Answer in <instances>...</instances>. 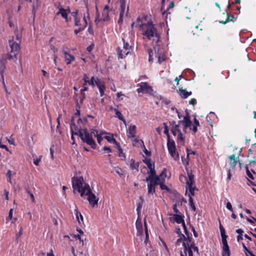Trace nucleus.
Returning <instances> with one entry per match:
<instances>
[{
    "label": "nucleus",
    "mask_w": 256,
    "mask_h": 256,
    "mask_svg": "<svg viewBox=\"0 0 256 256\" xmlns=\"http://www.w3.org/2000/svg\"><path fill=\"white\" fill-rule=\"evenodd\" d=\"M171 132L175 136L177 143L179 144H184L186 137V130H192L194 133L197 132V127L200 126L198 120L194 118V124H192L190 116L188 114L184 116L183 120L178 122L175 121L170 122Z\"/></svg>",
    "instance_id": "f257e3e1"
},
{
    "label": "nucleus",
    "mask_w": 256,
    "mask_h": 256,
    "mask_svg": "<svg viewBox=\"0 0 256 256\" xmlns=\"http://www.w3.org/2000/svg\"><path fill=\"white\" fill-rule=\"evenodd\" d=\"M135 26L142 32L144 38L152 40L154 42L157 44L160 40V35L157 32L154 25L150 21L148 20V16L142 15L139 16L136 22L132 23V28Z\"/></svg>",
    "instance_id": "f03ea898"
},
{
    "label": "nucleus",
    "mask_w": 256,
    "mask_h": 256,
    "mask_svg": "<svg viewBox=\"0 0 256 256\" xmlns=\"http://www.w3.org/2000/svg\"><path fill=\"white\" fill-rule=\"evenodd\" d=\"M176 233L180 236V238L176 240V246L179 247L180 250V256H193V251L198 252V248L195 246L194 242L192 238H186L182 234L180 228H176Z\"/></svg>",
    "instance_id": "7ed1b4c3"
},
{
    "label": "nucleus",
    "mask_w": 256,
    "mask_h": 256,
    "mask_svg": "<svg viewBox=\"0 0 256 256\" xmlns=\"http://www.w3.org/2000/svg\"><path fill=\"white\" fill-rule=\"evenodd\" d=\"M186 169L187 172L188 177L184 175H181L180 176V180L183 182L186 183V192L188 191L190 192L188 194L189 196V204L190 206L193 211L196 210V207L194 204L193 200L191 196H194V190H196V186H194V175L193 174L192 170H188L186 166L188 164V161H186Z\"/></svg>",
    "instance_id": "20e7f679"
},
{
    "label": "nucleus",
    "mask_w": 256,
    "mask_h": 256,
    "mask_svg": "<svg viewBox=\"0 0 256 256\" xmlns=\"http://www.w3.org/2000/svg\"><path fill=\"white\" fill-rule=\"evenodd\" d=\"M82 80H84L83 86H86L88 84L92 87L96 86L98 88L100 96H102L104 94L106 87L104 82L102 79L96 76H92L90 79L86 74L84 75Z\"/></svg>",
    "instance_id": "39448f33"
},
{
    "label": "nucleus",
    "mask_w": 256,
    "mask_h": 256,
    "mask_svg": "<svg viewBox=\"0 0 256 256\" xmlns=\"http://www.w3.org/2000/svg\"><path fill=\"white\" fill-rule=\"evenodd\" d=\"M72 185L74 192L77 190L80 194L81 196H84V192L90 186L88 184L85 183L82 177L74 176L72 178Z\"/></svg>",
    "instance_id": "423d86ee"
},
{
    "label": "nucleus",
    "mask_w": 256,
    "mask_h": 256,
    "mask_svg": "<svg viewBox=\"0 0 256 256\" xmlns=\"http://www.w3.org/2000/svg\"><path fill=\"white\" fill-rule=\"evenodd\" d=\"M78 134L81 140L84 142L90 145L91 148L94 149L96 147V144L92 138L91 134L89 133L88 131L86 130H78Z\"/></svg>",
    "instance_id": "0eeeda50"
},
{
    "label": "nucleus",
    "mask_w": 256,
    "mask_h": 256,
    "mask_svg": "<svg viewBox=\"0 0 256 256\" xmlns=\"http://www.w3.org/2000/svg\"><path fill=\"white\" fill-rule=\"evenodd\" d=\"M167 146L168 152L170 154L171 156L176 160H178L179 155L176 152V144L174 140H168Z\"/></svg>",
    "instance_id": "6e6552de"
},
{
    "label": "nucleus",
    "mask_w": 256,
    "mask_h": 256,
    "mask_svg": "<svg viewBox=\"0 0 256 256\" xmlns=\"http://www.w3.org/2000/svg\"><path fill=\"white\" fill-rule=\"evenodd\" d=\"M84 195L88 196V200L90 205L94 207L96 205L98 204L99 198L96 196V194L92 192L90 187L87 189L84 192Z\"/></svg>",
    "instance_id": "1a4fd4ad"
},
{
    "label": "nucleus",
    "mask_w": 256,
    "mask_h": 256,
    "mask_svg": "<svg viewBox=\"0 0 256 256\" xmlns=\"http://www.w3.org/2000/svg\"><path fill=\"white\" fill-rule=\"evenodd\" d=\"M72 16L74 18V25L76 26V21H78V24H82V22H86V26L88 22L90 20L89 14L88 12V10H87L86 14H84L82 19H81V17L82 16V14H78L77 11L74 12L72 13Z\"/></svg>",
    "instance_id": "9d476101"
},
{
    "label": "nucleus",
    "mask_w": 256,
    "mask_h": 256,
    "mask_svg": "<svg viewBox=\"0 0 256 256\" xmlns=\"http://www.w3.org/2000/svg\"><path fill=\"white\" fill-rule=\"evenodd\" d=\"M110 20L108 12H107L106 10H104L102 12V16L101 18L98 16L96 17L95 19V22L98 27L102 26L104 22H108Z\"/></svg>",
    "instance_id": "9b49d317"
},
{
    "label": "nucleus",
    "mask_w": 256,
    "mask_h": 256,
    "mask_svg": "<svg viewBox=\"0 0 256 256\" xmlns=\"http://www.w3.org/2000/svg\"><path fill=\"white\" fill-rule=\"evenodd\" d=\"M128 12V6L126 4L124 0H120V19L118 23L122 22V18L127 16Z\"/></svg>",
    "instance_id": "f8f14e48"
},
{
    "label": "nucleus",
    "mask_w": 256,
    "mask_h": 256,
    "mask_svg": "<svg viewBox=\"0 0 256 256\" xmlns=\"http://www.w3.org/2000/svg\"><path fill=\"white\" fill-rule=\"evenodd\" d=\"M166 177V170L164 169L156 180L157 185H160L162 190H168V188L164 184Z\"/></svg>",
    "instance_id": "ddd939ff"
},
{
    "label": "nucleus",
    "mask_w": 256,
    "mask_h": 256,
    "mask_svg": "<svg viewBox=\"0 0 256 256\" xmlns=\"http://www.w3.org/2000/svg\"><path fill=\"white\" fill-rule=\"evenodd\" d=\"M138 86H140V88L137 90L138 93H151L152 91V86L148 85L146 82H142L140 84H138Z\"/></svg>",
    "instance_id": "4468645a"
},
{
    "label": "nucleus",
    "mask_w": 256,
    "mask_h": 256,
    "mask_svg": "<svg viewBox=\"0 0 256 256\" xmlns=\"http://www.w3.org/2000/svg\"><path fill=\"white\" fill-rule=\"evenodd\" d=\"M20 44L18 42H14V40H9L10 46L11 48V52L16 56L20 50Z\"/></svg>",
    "instance_id": "2eb2a0df"
},
{
    "label": "nucleus",
    "mask_w": 256,
    "mask_h": 256,
    "mask_svg": "<svg viewBox=\"0 0 256 256\" xmlns=\"http://www.w3.org/2000/svg\"><path fill=\"white\" fill-rule=\"evenodd\" d=\"M172 218L174 222H176L178 224H182L183 228L184 230L185 234H187L188 231L186 230L185 222L182 217L178 214H172Z\"/></svg>",
    "instance_id": "dca6fc26"
},
{
    "label": "nucleus",
    "mask_w": 256,
    "mask_h": 256,
    "mask_svg": "<svg viewBox=\"0 0 256 256\" xmlns=\"http://www.w3.org/2000/svg\"><path fill=\"white\" fill-rule=\"evenodd\" d=\"M136 133V126L134 124H130L126 130V135L128 138H134Z\"/></svg>",
    "instance_id": "f3484780"
},
{
    "label": "nucleus",
    "mask_w": 256,
    "mask_h": 256,
    "mask_svg": "<svg viewBox=\"0 0 256 256\" xmlns=\"http://www.w3.org/2000/svg\"><path fill=\"white\" fill-rule=\"evenodd\" d=\"M148 193L153 194L155 193V186L157 185L156 180H148Z\"/></svg>",
    "instance_id": "a211bd4d"
},
{
    "label": "nucleus",
    "mask_w": 256,
    "mask_h": 256,
    "mask_svg": "<svg viewBox=\"0 0 256 256\" xmlns=\"http://www.w3.org/2000/svg\"><path fill=\"white\" fill-rule=\"evenodd\" d=\"M148 173L149 176L146 178V181L148 182V180H157L159 178V176L156 175L154 166L148 168Z\"/></svg>",
    "instance_id": "6ab92c4d"
},
{
    "label": "nucleus",
    "mask_w": 256,
    "mask_h": 256,
    "mask_svg": "<svg viewBox=\"0 0 256 256\" xmlns=\"http://www.w3.org/2000/svg\"><path fill=\"white\" fill-rule=\"evenodd\" d=\"M136 228L138 232L140 234H142L143 233V228L142 224V219L140 216H138V218L136 220Z\"/></svg>",
    "instance_id": "aec40b11"
},
{
    "label": "nucleus",
    "mask_w": 256,
    "mask_h": 256,
    "mask_svg": "<svg viewBox=\"0 0 256 256\" xmlns=\"http://www.w3.org/2000/svg\"><path fill=\"white\" fill-rule=\"evenodd\" d=\"M222 256H230V251L227 242H222Z\"/></svg>",
    "instance_id": "412c9836"
},
{
    "label": "nucleus",
    "mask_w": 256,
    "mask_h": 256,
    "mask_svg": "<svg viewBox=\"0 0 256 256\" xmlns=\"http://www.w3.org/2000/svg\"><path fill=\"white\" fill-rule=\"evenodd\" d=\"M68 12L67 10L61 8L59 9L58 12H56V15L58 16L60 14L61 16L66 20V22H68Z\"/></svg>",
    "instance_id": "4be33fe9"
},
{
    "label": "nucleus",
    "mask_w": 256,
    "mask_h": 256,
    "mask_svg": "<svg viewBox=\"0 0 256 256\" xmlns=\"http://www.w3.org/2000/svg\"><path fill=\"white\" fill-rule=\"evenodd\" d=\"M154 50L156 52H157L156 56L158 58V62L159 64H161L165 60L166 56L162 52H159L158 49L156 47H154Z\"/></svg>",
    "instance_id": "5701e85b"
},
{
    "label": "nucleus",
    "mask_w": 256,
    "mask_h": 256,
    "mask_svg": "<svg viewBox=\"0 0 256 256\" xmlns=\"http://www.w3.org/2000/svg\"><path fill=\"white\" fill-rule=\"evenodd\" d=\"M64 58L67 64H70L75 60V57L70 54H66L65 55H64Z\"/></svg>",
    "instance_id": "b1692460"
},
{
    "label": "nucleus",
    "mask_w": 256,
    "mask_h": 256,
    "mask_svg": "<svg viewBox=\"0 0 256 256\" xmlns=\"http://www.w3.org/2000/svg\"><path fill=\"white\" fill-rule=\"evenodd\" d=\"M122 40L124 44L122 48L124 50V54H128L130 52L132 46L128 42H126L124 38Z\"/></svg>",
    "instance_id": "393cba45"
},
{
    "label": "nucleus",
    "mask_w": 256,
    "mask_h": 256,
    "mask_svg": "<svg viewBox=\"0 0 256 256\" xmlns=\"http://www.w3.org/2000/svg\"><path fill=\"white\" fill-rule=\"evenodd\" d=\"M78 21H76V26H79L78 29H76L74 30V34H77L80 31L84 30L86 28V22H82V24H78Z\"/></svg>",
    "instance_id": "a878e982"
},
{
    "label": "nucleus",
    "mask_w": 256,
    "mask_h": 256,
    "mask_svg": "<svg viewBox=\"0 0 256 256\" xmlns=\"http://www.w3.org/2000/svg\"><path fill=\"white\" fill-rule=\"evenodd\" d=\"M132 145L136 147H142L144 146V142L142 140L138 138H134L132 140Z\"/></svg>",
    "instance_id": "bb28decb"
},
{
    "label": "nucleus",
    "mask_w": 256,
    "mask_h": 256,
    "mask_svg": "<svg viewBox=\"0 0 256 256\" xmlns=\"http://www.w3.org/2000/svg\"><path fill=\"white\" fill-rule=\"evenodd\" d=\"M14 36L12 38L14 40V42H18V43H20L22 39V34L20 33H19L17 28L14 30Z\"/></svg>",
    "instance_id": "cd10ccee"
},
{
    "label": "nucleus",
    "mask_w": 256,
    "mask_h": 256,
    "mask_svg": "<svg viewBox=\"0 0 256 256\" xmlns=\"http://www.w3.org/2000/svg\"><path fill=\"white\" fill-rule=\"evenodd\" d=\"M116 148L118 150V156L121 158L122 160H124L126 159V156L124 154L123 152V150L121 148L119 144H118L116 146Z\"/></svg>",
    "instance_id": "c85d7f7f"
},
{
    "label": "nucleus",
    "mask_w": 256,
    "mask_h": 256,
    "mask_svg": "<svg viewBox=\"0 0 256 256\" xmlns=\"http://www.w3.org/2000/svg\"><path fill=\"white\" fill-rule=\"evenodd\" d=\"M220 235L222 236V242H227L226 236L225 234L224 228L222 226L221 224L220 223Z\"/></svg>",
    "instance_id": "c756f323"
},
{
    "label": "nucleus",
    "mask_w": 256,
    "mask_h": 256,
    "mask_svg": "<svg viewBox=\"0 0 256 256\" xmlns=\"http://www.w3.org/2000/svg\"><path fill=\"white\" fill-rule=\"evenodd\" d=\"M30 2L32 3V12L35 14L40 5V2L38 0H30Z\"/></svg>",
    "instance_id": "7c9ffc66"
},
{
    "label": "nucleus",
    "mask_w": 256,
    "mask_h": 256,
    "mask_svg": "<svg viewBox=\"0 0 256 256\" xmlns=\"http://www.w3.org/2000/svg\"><path fill=\"white\" fill-rule=\"evenodd\" d=\"M179 93H180V96L184 98H186L188 96H190L192 94L191 92H187V91L182 90V89L180 90Z\"/></svg>",
    "instance_id": "2f4dec72"
},
{
    "label": "nucleus",
    "mask_w": 256,
    "mask_h": 256,
    "mask_svg": "<svg viewBox=\"0 0 256 256\" xmlns=\"http://www.w3.org/2000/svg\"><path fill=\"white\" fill-rule=\"evenodd\" d=\"M118 54V58H124L128 54H124V48L118 47L117 49Z\"/></svg>",
    "instance_id": "473e14b6"
},
{
    "label": "nucleus",
    "mask_w": 256,
    "mask_h": 256,
    "mask_svg": "<svg viewBox=\"0 0 256 256\" xmlns=\"http://www.w3.org/2000/svg\"><path fill=\"white\" fill-rule=\"evenodd\" d=\"M74 212L76 216L78 222L80 224L81 222H83V216L81 213L79 212L77 209L75 210Z\"/></svg>",
    "instance_id": "72a5a7b5"
},
{
    "label": "nucleus",
    "mask_w": 256,
    "mask_h": 256,
    "mask_svg": "<svg viewBox=\"0 0 256 256\" xmlns=\"http://www.w3.org/2000/svg\"><path fill=\"white\" fill-rule=\"evenodd\" d=\"M104 138H106L108 142L110 143H113L115 144L116 146L118 144L112 136H107L105 134Z\"/></svg>",
    "instance_id": "f704fd0d"
},
{
    "label": "nucleus",
    "mask_w": 256,
    "mask_h": 256,
    "mask_svg": "<svg viewBox=\"0 0 256 256\" xmlns=\"http://www.w3.org/2000/svg\"><path fill=\"white\" fill-rule=\"evenodd\" d=\"M229 158H230V164L232 166H234L236 163H237V161H236V158L234 154H232V156H230V157H229Z\"/></svg>",
    "instance_id": "c9c22d12"
},
{
    "label": "nucleus",
    "mask_w": 256,
    "mask_h": 256,
    "mask_svg": "<svg viewBox=\"0 0 256 256\" xmlns=\"http://www.w3.org/2000/svg\"><path fill=\"white\" fill-rule=\"evenodd\" d=\"M12 215H13V209L11 208L8 212V216L6 218V222H8L9 220H12V222H14L16 220V218L14 220L12 219Z\"/></svg>",
    "instance_id": "e433bc0d"
},
{
    "label": "nucleus",
    "mask_w": 256,
    "mask_h": 256,
    "mask_svg": "<svg viewBox=\"0 0 256 256\" xmlns=\"http://www.w3.org/2000/svg\"><path fill=\"white\" fill-rule=\"evenodd\" d=\"M130 164L132 169L134 170H138V162H135L132 159L130 160Z\"/></svg>",
    "instance_id": "4c0bfd02"
},
{
    "label": "nucleus",
    "mask_w": 256,
    "mask_h": 256,
    "mask_svg": "<svg viewBox=\"0 0 256 256\" xmlns=\"http://www.w3.org/2000/svg\"><path fill=\"white\" fill-rule=\"evenodd\" d=\"M107 133L106 132L102 131L100 132V135L96 137L97 141L99 144H100L103 138L105 136V134H106Z\"/></svg>",
    "instance_id": "58836bf2"
},
{
    "label": "nucleus",
    "mask_w": 256,
    "mask_h": 256,
    "mask_svg": "<svg viewBox=\"0 0 256 256\" xmlns=\"http://www.w3.org/2000/svg\"><path fill=\"white\" fill-rule=\"evenodd\" d=\"M163 126L164 128V132L166 135L168 140H170L168 126L166 123L163 124Z\"/></svg>",
    "instance_id": "ea45409f"
},
{
    "label": "nucleus",
    "mask_w": 256,
    "mask_h": 256,
    "mask_svg": "<svg viewBox=\"0 0 256 256\" xmlns=\"http://www.w3.org/2000/svg\"><path fill=\"white\" fill-rule=\"evenodd\" d=\"M74 127H76V124L74 123H73V122L72 121L71 122V124H70V128H71V131H72V133L71 138L73 140H74V134H78V133L77 132H74ZM74 142H72V144H74Z\"/></svg>",
    "instance_id": "a19ab883"
},
{
    "label": "nucleus",
    "mask_w": 256,
    "mask_h": 256,
    "mask_svg": "<svg viewBox=\"0 0 256 256\" xmlns=\"http://www.w3.org/2000/svg\"><path fill=\"white\" fill-rule=\"evenodd\" d=\"M144 162L146 164L148 168L154 166V164L152 163L150 159L146 158L144 160Z\"/></svg>",
    "instance_id": "79ce46f5"
},
{
    "label": "nucleus",
    "mask_w": 256,
    "mask_h": 256,
    "mask_svg": "<svg viewBox=\"0 0 256 256\" xmlns=\"http://www.w3.org/2000/svg\"><path fill=\"white\" fill-rule=\"evenodd\" d=\"M142 202H140L138 204V206H137V208H136V212H137L138 216H140V211H141V209L142 208Z\"/></svg>",
    "instance_id": "37998d69"
},
{
    "label": "nucleus",
    "mask_w": 256,
    "mask_h": 256,
    "mask_svg": "<svg viewBox=\"0 0 256 256\" xmlns=\"http://www.w3.org/2000/svg\"><path fill=\"white\" fill-rule=\"evenodd\" d=\"M144 226H145V234H146V240H144V243L146 244L147 242L148 241V230L146 221H144Z\"/></svg>",
    "instance_id": "c03bdc74"
},
{
    "label": "nucleus",
    "mask_w": 256,
    "mask_h": 256,
    "mask_svg": "<svg viewBox=\"0 0 256 256\" xmlns=\"http://www.w3.org/2000/svg\"><path fill=\"white\" fill-rule=\"evenodd\" d=\"M114 172H116L117 174H118L120 176L122 175V170L118 167H115L113 170Z\"/></svg>",
    "instance_id": "a18cd8bd"
},
{
    "label": "nucleus",
    "mask_w": 256,
    "mask_h": 256,
    "mask_svg": "<svg viewBox=\"0 0 256 256\" xmlns=\"http://www.w3.org/2000/svg\"><path fill=\"white\" fill-rule=\"evenodd\" d=\"M116 116L120 120H123L124 118L122 113L118 110H116Z\"/></svg>",
    "instance_id": "49530a36"
},
{
    "label": "nucleus",
    "mask_w": 256,
    "mask_h": 256,
    "mask_svg": "<svg viewBox=\"0 0 256 256\" xmlns=\"http://www.w3.org/2000/svg\"><path fill=\"white\" fill-rule=\"evenodd\" d=\"M70 50L66 46H64L62 48V52L64 55H65L66 54H70Z\"/></svg>",
    "instance_id": "de8ad7c7"
},
{
    "label": "nucleus",
    "mask_w": 256,
    "mask_h": 256,
    "mask_svg": "<svg viewBox=\"0 0 256 256\" xmlns=\"http://www.w3.org/2000/svg\"><path fill=\"white\" fill-rule=\"evenodd\" d=\"M42 156H40L38 158L34 160V164L36 166H38L40 162L41 161Z\"/></svg>",
    "instance_id": "09e8293b"
},
{
    "label": "nucleus",
    "mask_w": 256,
    "mask_h": 256,
    "mask_svg": "<svg viewBox=\"0 0 256 256\" xmlns=\"http://www.w3.org/2000/svg\"><path fill=\"white\" fill-rule=\"evenodd\" d=\"M116 96L118 100H123V97L124 96V95L122 92H119L117 93Z\"/></svg>",
    "instance_id": "8fccbe9b"
},
{
    "label": "nucleus",
    "mask_w": 256,
    "mask_h": 256,
    "mask_svg": "<svg viewBox=\"0 0 256 256\" xmlns=\"http://www.w3.org/2000/svg\"><path fill=\"white\" fill-rule=\"evenodd\" d=\"M92 134H93L95 137H97L100 135V132H99L97 130L92 129L91 132Z\"/></svg>",
    "instance_id": "3c124183"
},
{
    "label": "nucleus",
    "mask_w": 256,
    "mask_h": 256,
    "mask_svg": "<svg viewBox=\"0 0 256 256\" xmlns=\"http://www.w3.org/2000/svg\"><path fill=\"white\" fill-rule=\"evenodd\" d=\"M226 208L230 210V211H231L232 212H233V209H232V205L231 204V203L230 202H228L226 203Z\"/></svg>",
    "instance_id": "603ef678"
},
{
    "label": "nucleus",
    "mask_w": 256,
    "mask_h": 256,
    "mask_svg": "<svg viewBox=\"0 0 256 256\" xmlns=\"http://www.w3.org/2000/svg\"><path fill=\"white\" fill-rule=\"evenodd\" d=\"M141 148L143 149L144 152L146 155L148 156V155L150 154V152L146 150V147H145L144 144V146H142V147H141Z\"/></svg>",
    "instance_id": "864d4df0"
},
{
    "label": "nucleus",
    "mask_w": 256,
    "mask_h": 256,
    "mask_svg": "<svg viewBox=\"0 0 256 256\" xmlns=\"http://www.w3.org/2000/svg\"><path fill=\"white\" fill-rule=\"evenodd\" d=\"M229 21H233L232 19H230V17L228 16V17L227 18L226 20L225 21H220V23L222 24H226Z\"/></svg>",
    "instance_id": "5fc2aeb1"
},
{
    "label": "nucleus",
    "mask_w": 256,
    "mask_h": 256,
    "mask_svg": "<svg viewBox=\"0 0 256 256\" xmlns=\"http://www.w3.org/2000/svg\"><path fill=\"white\" fill-rule=\"evenodd\" d=\"M0 148H4L8 152H10L8 147L6 145L2 144L1 140H0Z\"/></svg>",
    "instance_id": "6e6d98bb"
},
{
    "label": "nucleus",
    "mask_w": 256,
    "mask_h": 256,
    "mask_svg": "<svg viewBox=\"0 0 256 256\" xmlns=\"http://www.w3.org/2000/svg\"><path fill=\"white\" fill-rule=\"evenodd\" d=\"M246 174H247V176L250 178L252 180H254V176H252V174H251V172H250V170L247 168L246 169Z\"/></svg>",
    "instance_id": "4d7b16f0"
},
{
    "label": "nucleus",
    "mask_w": 256,
    "mask_h": 256,
    "mask_svg": "<svg viewBox=\"0 0 256 256\" xmlns=\"http://www.w3.org/2000/svg\"><path fill=\"white\" fill-rule=\"evenodd\" d=\"M6 139H7V140L8 141V142L10 144L15 145L14 140L13 138H6Z\"/></svg>",
    "instance_id": "13d9d810"
},
{
    "label": "nucleus",
    "mask_w": 256,
    "mask_h": 256,
    "mask_svg": "<svg viewBox=\"0 0 256 256\" xmlns=\"http://www.w3.org/2000/svg\"><path fill=\"white\" fill-rule=\"evenodd\" d=\"M54 146H52L50 148V155L52 158L54 157Z\"/></svg>",
    "instance_id": "bf43d9fd"
},
{
    "label": "nucleus",
    "mask_w": 256,
    "mask_h": 256,
    "mask_svg": "<svg viewBox=\"0 0 256 256\" xmlns=\"http://www.w3.org/2000/svg\"><path fill=\"white\" fill-rule=\"evenodd\" d=\"M28 193L30 194V200H32V202H34L35 198H34V194L30 192H28Z\"/></svg>",
    "instance_id": "052dcab7"
},
{
    "label": "nucleus",
    "mask_w": 256,
    "mask_h": 256,
    "mask_svg": "<svg viewBox=\"0 0 256 256\" xmlns=\"http://www.w3.org/2000/svg\"><path fill=\"white\" fill-rule=\"evenodd\" d=\"M172 110H176V113L178 114V118L180 119H181V118H182V116L180 114V112H178V111L176 108H172Z\"/></svg>",
    "instance_id": "680f3d73"
},
{
    "label": "nucleus",
    "mask_w": 256,
    "mask_h": 256,
    "mask_svg": "<svg viewBox=\"0 0 256 256\" xmlns=\"http://www.w3.org/2000/svg\"><path fill=\"white\" fill-rule=\"evenodd\" d=\"M173 210L176 214H178L180 212L179 210L177 209V206L176 204H174L173 206Z\"/></svg>",
    "instance_id": "e2e57ef3"
},
{
    "label": "nucleus",
    "mask_w": 256,
    "mask_h": 256,
    "mask_svg": "<svg viewBox=\"0 0 256 256\" xmlns=\"http://www.w3.org/2000/svg\"><path fill=\"white\" fill-rule=\"evenodd\" d=\"M8 192L6 190H4V196H5V198L6 200H8Z\"/></svg>",
    "instance_id": "0e129e2a"
},
{
    "label": "nucleus",
    "mask_w": 256,
    "mask_h": 256,
    "mask_svg": "<svg viewBox=\"0 0 256 256\" xmlns=\"http://www.w3.org/2000/svg\"><path fill=\"white\" fill-rule=\"evenodd\" d=\"M6 176L8 178H12V171L10 170H8L6 174Z\"/></svg>",
    "instance_id": "69168bd1"
},
{
    "label": "nucleus",
    "mask_w": 256,
    "mask_h": 256,
    "mask_svg": "<svg viewBox=\"0 0 256 256\" xmlns=\"http://www.w3.org/2000/svg\"><path fill=\"white\" fill-rule=\"evenodd\" d=\"M102 150H107L108 152H112V150L110 147L104 146Z\"/></svg>",
    "instance_id": "338daca9"
},
{
    "label": "nucleus",
    "mask_w": 256,
    "mask_h": 256,
    "mask_svg": "<svg viewBox=\"0 0 256 256\" xmlns=\"http://www.w3.org/2000/svg\"><path fill=\"white\" fill-rule=\"evenodd\" d=\"M196 103V100L195 98H192L190 101V104L194 105Z\"/></svg>",
    "instance_id": "774afa93"
}]
</instances>
